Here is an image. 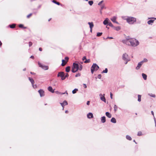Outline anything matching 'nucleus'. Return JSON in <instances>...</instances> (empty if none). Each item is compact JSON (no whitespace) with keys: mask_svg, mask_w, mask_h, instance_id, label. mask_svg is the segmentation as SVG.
I'll return each instance as SVG.
<instances>
[{"mask_svg":"<svg viewBox=\"0 0 156 156\" xmlns=\"http://www.w3.org/2000/svg\"><path fill=\"white\" fill-rule=\"evenodd\" d=\"M122 41L126 45H131L133 47H136L139 44L138 41L135 38H126V39L122 40Z\"/></svg>","mask_w":156,"mask_h":156,"instance_id":"nucleus-1","label":"nucleus"},{"mask_svg":"<svg viewBox=\"0 0 156 156\" xmlns=\"http://www.w3.org/2000/svg\"><path fill=\"white\" fill-rule=\"evenodd\" d=\"M127 22L129 24H133L136 21V18L133 17H128L126 19Z\"/></svg>","mask_w":156,"mask_h":156,"instance_id":"nucleus-2","label":"nucleus"},{"mask_svg":"<svg viewBox=\"0 0 156 156\" xmlns=\"http://www.w3.org/2000/svg\"><path fill=\"white\" fill-rule=\"evenodd\" d=\"M79 68V66L78 64L74 63L73 64L72 67V71L73 73H75L77 72Z\"/></svg>","mask_w":156,"mask_h":156,"instance_id":"nucleus-3","label":"nucleus"},{"mask_svg":"<svg viewBox=\"0 0 156 156\" xmlns=\"http://www.w3.org/2000/svg\"><path fill=\"white\" fill-rule=\"evenodd\" d=\"M122 59L126 61L125 64H126L129 61V59L128 58V55L126 53L124 54L122 56Z\"/></svg>","mask_w":156,"mask_h":156,"instance_id":"nucleus-4","label":"nucleus"},{"mask_svg":"<svg viewBox=\"0 0 156 156\" xmlns=\"http://www.w3.org/2000/svg\"><path fill=\"white\" fill-rule=\"evenodd\" d=\"M38 64L40 67H41L44 70H47L48 69V66L43 65L41 64L39 62H38Z\"/></svg>","mask_w":156,"mask_h":156,"instance_id":"nucleus-5","label":"nucleus"},{"mask_svg":"<svg viewBox=\"0 0 156 156\" xmlns=\"http://www.w3.org/2000/svg\"><path fill=\"white\" fill-rule=\"evenodd\" d=\"M38 92L41 97H43L44 95V91L43 90L40 89L38 91Z\"/></svg>","mask_w":156,"mask_h":156,"instance_id":"nucleus-6","label":"nucleus"},{"mask_svg":"<svg viewBox=\"0 0 156 156\" xmlns=\"http://www.w3.org/2000/svg\"><path fill=\"white\" fill-rule=\"evenodd\" d=\"M65 75V73L63 72H60L58 73L57 75L58 77H60L62 78Z\"/></svg>","mask_w":156,"mask_h":156,"instance_id":"nucleus-7","label":"nucleus"},{"mask_svg":"<svg viewBox=\"0 0 156 156\" xmlns=\"http://www.w3.org/2000/svg\"><path fill=\"white\" fill-rule=\"evenodd\" d=\"M92 66H93L94 68L93 69L95 70V71H97L99 69V67L98 66L96 63H94Z\"/></svg>","mask_w":156,"mask_h":156,"instance_id":"nucleus-8","label":"nucleus"},{"mask_svg":"<svg viewBox=\"0 0 156 156\" xmlns=\"http://www.w3.org/2000/svg\"><path fill=\"white\" fill-rule=\"evenodd\" d=\"M143 63L141 61L138 63L137 66L136 67V69L137 70L139 69L141 67Z\"/></svg>","mask_w":156,"mask_h":156,"instance_id":"nucleus-9","label":"nucleus"},{"mask_svg":"<svg viewBox=\"0 0 156 156\" xmlns=\"http://www.w3.org/2000/svg\"><path fill=\"white\" fill-rule=\"evenodd\" d=\"M87 117L89 119L93 118V114L91 112L88 113L87 115Z\"/></svg>","mask_w":156,"mask_h":156,"instance_id":"nucleus-10","label":"nucleus"},{"mask_svg":"<svg viewBox=\"0 0 156 156\" xmlns=\"http://www.w3.org/2000/svg\"><path fill=\"white\" fill-rule=\"evenodd\" d=\"M109 19L108 18H106L103 21V23L105 25H107L108 24L109 22L108 21Z\"/></svg>","mask_w":156,"mask_h":156,"instance_id":"nucleus-11","label":"nucleus"},{"mask_svg":"<svg viewBox=\"0 0 156 156\" xmlns=\"http://www.w3.org/2000/svg\"><path fill=\"white\" fill-rule=\"evenodd\" d=\"M48 90L50 92L53 93L54 92V90H53L52 87L49 86L48 88Z\"/></svg>","mask_w":156,"mask_h":156,"instance_id":"nucleus-12","label":"nucleus"},{"mask_svg":"<svg viewBox=\"0 0 156 156\" xmlns=\"http://www.w3.org/2000/svg\"><path fill=\"white\" fill-rule=\"evenodd\" d=\"M101 121L102 123H104L106 122L105 117L103 116L101 118Z\"/></svg>","mask_w":156,"mask_h":156,"instance_id":"nucleus-13","label":"nucleus"},{"mask_svg":"<svg viewBox=\"0 0 156 156\" xmlns=\"http://www.w3.org/2000/svg\"><path fill=\"white\" fill-rule=\"evenodd\" d=\"M105 115L109 118H111L112 117V115L108 112H106Z\"/></svg>","mask_w":156,"mask_h":156,"instance_id":"nucleus-14","label":"nucleus"},{"mask_svg":"<svg viewBox=\"0 0 156 156\" xmlns=\"http://www.w3.org/2000/svg\"><path fill=\"white\" fill-rule=\"evenodd\" d=\"M88 24L89 25L90 29H92L93 27H94V24L92 22H88Z\"/></svg>","mask_w":156,"mask_h":156,"instance_id":"nucleus-15","label":"nucleus"},{"mask_svg":"<svg viewBox=\"0 0 156 156\" xmlns=\"http://www.w3.org/2000/svg\"><path fill=\"white\" fill-rule=\"evenodd\" d=\"M62 63L61 64V65L62 66H64L66 64V63H67V62H66V61L64 59H62Z\"/></svg>","mask_w":156,"mask_h":156,"instance_id":"nucleus-16","label":"nucleus"},{"mask_svg":"<svg viewBox=\"0 0 156 156\" xmlns=\"http://www.w3.org/2000/svg\"><path fill=\"white\" fill-rule=\"evenodd\" d=\"M111 122L113 123H116V122L115 119L114 117H112L111 119Z\"/></svg>","mask_w":156,"mask_h":156,"instance_id":"nucleus-17","label":"nucleus"},{"mask_svg":"<svg viewBox=\"0 0 156 156\" xmlns=\"http://www.w3.org/2000/svg\"><path fill=\"white\" fill-rule=\"evenodd\" d=\"M116 17L115 16H113L111 19V20L113 22L115 23L116 21Z\"/></svg>","mask_w":156,"mask_h":156,"instance_id":"nucleus-18","label":"nucleus"},{"mask_svg":"<svg viewBox=\"0 0 156 156\" xmlns=\"http://www.w3.org/2000/svg\"><path fill=\"white\" fill-rule=\"evenodd\" d=\"M142 76L143 78H144V80H146L147 78V75L146 74L144 73H142Z\"/></svg>","mask_w":156,"mask_h":156,"instance_id":"nucleus-19","label":"nucleus"},{"mask_svg":"<svg viewBox=\"0 0 156 156\" xmlns=\"http://www.w3.org/2000/svg\"><path fill=\"white\" fill-rule=\"evenodd\" d=\"M70 67L68 66L66 68V71L67 72H69L70 70Z\"/></svg>","mask_w":156,"mask_h":156,"instance_id":"nucleus-20","label":"nucleus"},{"mask_svg":"<svg viewBox=\"0 0 156 156\" xmlns=\"http://www.w3.org/2000/svg\"><path fill=\"white\" fill-rule=\"evenodd\" d=\"M29 80L31 82V83L32 84H34V80H33V79L31 78L30 77H29Z\"/></svg>","mask_w":156,"mask_h":156,"instance_id":"nucleus-21","label":"nucleus"},{"mask_svg":"<svg viewBox=\"0 0 156 156\" xmlns=\"http://www.w3.org/2000/svg\"><path fill=\"white\" fill-rule=\"evenodd\" d=\"M113 28L115 30L117 31L121 29L120 27H115L114 26V27Z\"/></svg>","mask_w":156,"mask_h":156,"instance_id":"nucleus-22","label":"nucleus"},{"mask_svg":"<svg viewBox=\"0 0 156 156\" xmlns=\"http://www.w3.org/2000/svg\"><path fill=\"white\" fill-rule=\"evenodd\" d=\"M9 27L11 28H14L15 27L16 25L14 24H12L9 25Z\"/></svg>","mask_w":156,"mask_h":156,"instance_id":"nucleus-23","label":"nucleus"},{"mask_svg":"<svg viewBox=\"0 0 156 156\" xmlns=\"http://www.w3.org/2000/svg\"><path fill=\"white\" fill-rule=\"evenodd\" d=\"M52 2L53 3H55V4L58 5H61L59 2H56V1H55V0H52Z\"/></svg>","mask_w":156,"mask_h":156,"instance_id":"nucleus-24","label":"nucleus"},{"mask_svg":"<svg viewBox=\"0 0 156 156\" xmlns=\"http://www.w3.org/2000/svg\"><path fill=\"white\" fill-rule=\"evenodd\" d=\"M19 27L20 28H23V29H26V28H27V27H24L23 26V25L22 24H19Z\"/></svg>","mask_w":156,"mask_h":156,"instance_id":"nucleus-25","label":"nucleus"},{"mask_svg":"<svg viewBox=\"0 0 156 156\" xmlns=\"http://www.w3.org/2000/svg\"><path fill=\"white\" fill-rule=\"evenodd\" d=\"M154 20H150L148 21L147 23L148 24H151L154 22Z\"/></svg>","mask_w":156,"mask_h":156,"instance_id":"nucleus-26","label":"nucleus"},{"mask_svg":"<svg viewBox=\"0 0 156 156\" xmlns=\"http://www.w3.org/2000/svg\"><path fill=\"white\" fill-rule=\"evenodd\" d=\"M78 91V89L77 88H75L72 91V93L73 94H75Z\"/></svg>","mask_w":156,"mask_h":156,"instance_id":"nucleus-27","label":"nucleus"},{"mask_svg":"<svg viewBox=\"0 0 156 156\" xmlns=\"http://www.w3.org/2000/svg\"><path fill=\"white\" fill-rule=\"evenodd\" d=\"M141 95L139 94H138V101L139 102H140L141 101Z\"/></svg>","mask_w":156,"mask_h":156,"instance_id":"nucleus-28","label":"nucleus"},{"mask_svg":"<svg viewBox=\"0 0 156 156\" xmlns=\"http://www.w3.org/2000/svg\"><path fill=\"white\" fill-rule=\"evenodd\" d=\"M126 138L127 140H132V138L129 135H126Z\"/></svg>","mask_w":156,"mask_h":156,"instance_id":"nucleus-29","label":"nucleus"},{"mask_svg":"<svg viewBox=\"0 0 156 156\" xmlns=\"http://www.w3.org/2000/svg\"><path fill=\"white\" fill-rule=\"evenodd\" d=\"M101 100L105 102H106V99L104 96L102 97H101Z\"/></svg>","mask_w":156,"mask_h":156,"instance_id":"nucleus-30","label":"nucleus"},{"mask_svg":"<svg viewBox=\"0 0 156 156\" xmlns=\"http://www.w3.org/2000/svg\"><path fill=\"white\" fill-rule=\"evenodd\" d=\"M108 72V69L107 68H105V70H104L102 71V72L101 73H107Z\"/></svg>","mask_w":156,"mask_h":156,"instance_id":"nucleus-31","label":"nucleus"},{"mask_svg":"<svg viewBox=\"0 0 156 156\" xmlns=\"http://www.w3.org/2000/svg\"><path fill=\"white\" fill-rule=\"evenodd\" d=\"M93 66H92L91 67V73L92 74H93L94 73V71L95 70L94 69H93V68H94Z\"/></svg>","mask_w":156,"mask_h":156,"instance_id":"nucleus-32","label":"nucleus"},{"mask_svg":"<svg viewBox=\"0 0 156 156\" xmlns=\"http://www.w3.org/2000/svg\"><path fill=\"white\" fill-rule=\"evenodd\" d=\"M108 24L109 26L111 27L112 28H113L114 27V26L111 22H109Z\"/></svg>","mask_w":156,"mask_h":156,"instance_id":"nucleus-33","label":"nucleus"},{"mask_svg":"<svg viewBox=\"0 0 156 156\" xmlns=\"http://www.w3.org/2000/svg\"><path fill=\"white\" fill-rule=\"evenodd\" d=\"M90 62V59H86L85 61H84V63H89Z\"/></svg>","mask_w":156,"mask_h":156,"instance_id":"nucleus-34","label":"nucleus"},{"mask_svg":"<svg viewBox=\"0 0 156 156\" xmlns=\"http://www.w3.org/2000/svg\"><path fill=\"white\" fill-rule=\"evenodd\" d=\"M102 34V32H98L97 33V37H100L101 36Z\"/></svg>","mask_w":156,"mask_h":156,"instance_id":"nucleus-35","label":"nucleus"},{"mask_svg":"<svg viewBox=\"0 0 156 156\" xmlns=\"http://www.w3.org/2000/svg\"><path fill=\"white\" fill-rule=\"evenodd\" d=\"M88 3L90 5H92L93 4V1H90L88 2Z\"/></svg>","mask_w":156,"mask_h":156,"instance_id":"nucleus-36","label":"nucleus"},{"mask_svg":"<svg viewBox=\"0 0 156 156\" xmlns=\"http://www.w3.org/2000/svg\"><path fill=\"white\" fill-rule=\"evenodd\" d=\"M63 103H64V105H68V102H67L66 101V100H65L64 101H63Z\"/></svg>","mask_w":156,"mask_h":156,"instance_id":"nucleus-37","label":"nucleus"},{"mask_svg":"<svg viewBox=\"0 0 156 156\" xmlns=\"http://www.w3.org/2000/svg\"><path fill=\"white\" fill-rule=\"evenodd\" d=\"M142 135V132L140 131H139L137 133V135L138 136H140Z\"/></svg>","mask_w":156,"mask_h":156,"instance_id":"nucleus-38","label":"nucleus"},{"mask_svg":"<svg viewBox=\"0 0 156 156\" xmlns=\"http://www.w3.org/2000/svg\"><path fill=\"white\" fill-rule=\"evenodd\" d=\"M147 60L146 58H144L143 60L141 62L143 63L144 62H147Z\"/></svg>","mask_w":156,"mask_h":156,"instance_id":"nucleus-39","label":"nucleus"},{"mask_svg":"<svg viewBox=\"0 0 156 156\" xmlns=\"http://www.w3.org/2000/svg\"><path fill=\"white\" fill-rule=\"evenodd\" d=\"M114 110L115 111H117V107L116 105H114Z\"/></svg>","mask_w":156,"mask_h":156,"instance_id":"nucleus-40","label":"nucleus"},{"mask_svg":"<svg viewBox=\"0 0 156 156\" xmlns=\"http://www.w3.org/2000/svg\"><path fill=\"white\" fill-rule=\"evenodd\" d=\"M82 68L83 66L82 65H81L80 67H79V69L80 70H81L82 69Z\"/></svg>","mask_w":156,"mask_h":156,"instance_id":"nucleus-41","label":"nucleus"},{"mask_svg":"<svg viewBox=\"0 0 156 156\" xmlns=\"http://www.w3.org/2000/svg\"><path fill=\"white\" fill-rule=\"evenodd\" d=\"M150 95L152 97L155 98V95L154 94H150Z\"/></svg>","mask_w":156,"mask_h":156,"instance_id":"nucleus-42","label":"nucleus"},{"mask_svg":"<svg viewBox=\"0 0 156 156\" xmlns=\"http://www.w3.org/2000/svg\"><path fill=\"white\" fill-rule=\"evenodd\" d=\"M60 104L61 105V106H62V107H63V110L64 109V107L65 106L64 104V103H60Z\"/></svg>","mask_w":156,"mask_h":156,"instance_id":"nucleus-43","label":"nucleus"},{"mask_svg":"<svg viewBox=\"0 0 156 156\" xmlns=\"http://www.w3.org/2000/svg\"><path fill=\"white\" fill-rule=\"evenodd\" d=\"M65 60H66V62H67L68 61L69 58L68 57H65Z\"/></svg>","mask_w":156,"mask_h":156,"instance_id":"nucleus-44","label":"nucleus"},{"mask_svg":"<svg viewBox=\"0 0 156 156\" xmlns=\"http://www.w3.org/2000/svg\"><path fill=\"white\" fill-rule=\"evenodd\" d=\"M80 76V74L79 73H78L77 74H76L75 75V76L76 77H78V76Z\"/></svg>","mask_w":156,"mask_h":156,"instance_id":"nucleus-45","label":"nucleus"},{"mask_svg":"<svg viewBox=\"0 0 156 156\" xmlns=\"http://www.w3.org/2000/svg\"><path fill=\"white\" fill-rule=\"evenodd\" d=\"M101 74L98 75L97 77L98 79H101Z\"/></svg>","mask_w":156,"mask_h":156,"instance_id":"nucleus-46","label":"nucleus"},{"mask_svg":"<svg viewBox=\"0 0 156 156\" xmlns=\"http://www.w3.org/2000/svg\"><path fill=\"white\" fill-rule=\"evenodd\" d=\"M32 15V13H30L27 16V18H29L30 16H31Z\"/></svg>","mask_w":156,"mask_h":156,"instance_id":"nucleus-47","label":"nucleus"},{"mask_svg":"<svg viewBox=\"0 0 156 156\" xmlns=\"http://www.w3.org/2000/svg\"><path fill=\"white\" fill-rule=\"evenodd\" d=\"M105 7V6L104 5H101V10H102Z\"/></svg>","mask_w":156,"mask_h":156,"instance_id":"nucleus-48","label":"nucleus"},{"mask_svg":"<svg viewBox=\"0 0 156 156\" xmlns=\"http://www.w3.org/2000/svg\"><path fill=\"white\" fill-rule=\"evenodd\" d=\"M29 43V46L30 47L32 45V42L30 41Z\"/></svg>","mask_w":156,"mask_h":156,"instance_id":"nucleus-49","label":"nucleus"},{"mask_svg":"<svg viewBox=\"0 0 156 156\" xmlns=\"http://www.w3.org/2000/svg\"><path fill=\"white\" fill-rule=\"evenodd\" d=\"M66 77H65V76L64 75V76H63V77H62L61 78V79L62 80H64L66 79Z\"/></svg>","mask_w":156,"mask_h":156,"instance_id":"nucleus-50","label":"nucleus"},{"mask_svg":"<svg viewBox=\"0 0 156 156\" xmlns=\"http://www.w3.org/2000/svg\"><path fill=\"white\" fill-rule=\"evenodd\" d=\"M86 57L85 56H83L82 58V60L83 61H84L85 60H86Z\"/></svg>","mask_w":156,"mask_h":156,"instance_id":"nucleus-51","label":"nucleus"},{"mask_svg":"<svg viewBox=\"0 0 156 156\" xmlns=\"http://www.w3.org/2000/svg\"><path fill=\"white\" fill-rule=\"evenodd\" d=\"M103 2V1H101L100 2L98 3V5H100L102 3V2Z\"/></svg>","mask_w":156,"mask_h":156,"instance_id":"nucleus-52","label":"nucleus"},{"mask_svg":"<svg viewBox=\"0 0 156 156\" xmlns=\"http://www.w3.org/2000/svg\"><path fill=\"white\" fill-rule=\"evenodd\" d=\"M32 86L34 88H37V85H34V84H32Z\"/></svg>","mask_w":156,"mask_h":156,"instance_id":"nucleus-53","label":"nucleus"},{"mask_svg":"<svg viewBox=\"0 0 156 156\" xmlns=\"http://www.w3.org/2000/svg\"><path fill=\"white\" fill-rule=\"evenodd\" d=\"M65 77H68L69 76V75L68 74V73H66L65 74Z\"/></svg>","mask_w":156,"mask_h":156,"instance_id":"nucleus-54","label":"nucleus"},{"mask_svg":"<svg viewBox=\"0 0 156 156\" xmlns=\"http://www.w3.org/2000/svg\"><path fill=\"white\" fill-rule=\"evenodd\" d=\"M110 98H111L112 99V95H113V94H112V93L111 92L110 93Z\"/></svg>","mask_w":156,"mask_h":156,"instance_id":"nucleus-55","label":"nucleus"},{"mask_svg":"<svg viewBox=\"0 0 156 156\" xmlns=\"http://www.w3.org/2000/svg\"><path fill=\"white\" fill-rule=\"evenodd\" d=\"M107 39H113V37H108L107 38Z\"/></svg>","mask_w":156,"mask_h":156,"instance_id":"nucleus-56","label":"nucleus"},{"mask_svg":"<svg viewBox=\"0 0 156 156\" xmlns=\"http://www.w3.org/2000/svg\"><path fill=\"white\" fill-rule=\"evenodd\" d=\"M83 86H84V87L85 88H86L87 87V86L86 85V84H83Z\"/></svg>","mask_w":156,"mask_h":156,"instance_id":"nucleus-57","label":"nucleus"},{"mask_svg":"<svg viewBox=\"0 0 156 156\" xmlns=\"http://www.w3.org/2000/svg\"><path fill=\"white\" fill-rule=\"evenodd\" d=\"M90 101H88L87 102V105H89V104H90Z\"/></svg>","mask_w":156,"mask_h":156,"instance_id":"nucleus-58","label":"nucleus"},{"mask_svg":"<svg viewBox=\"0 0 156 156\" xmlns=\"http://www.w3.org/2000/svg\"><path fill=\"white\" fill-rule=\"evenodd\" d=\"M30 58L34 59V57L32 55L30 57Z\"/></svg>","mask_w":156,"mask_h":156,"instance_id":"nucleus-59","label":"nucleus"},{"mask_svg":"<svg viewBox=\"0 0 156 156\" xmlns=\"http://www.w3.org/2000/svg\"><path fill=\"white\" fill-rule=\"evenodd\" d=\"M30 73L32 75H34L35 74V73L32 72H30Z\"/></svg>","mask_w":156,"mask_h":156,"instance_id":"nucleus-60","label":"nucleus"},{"mask_svg":"<svg viewBox=\"0 0 156 156\" xmlns=\"http://www.w3.org/2000/svg\"><path fill=\"white\" fill-rule=\"evenodd\" d=\"M151 114H152V115H153V116H154V112L153 111H151Z\"/></svg>","mask_w":156,"mask_h":156,"instance_id":"nucleus-61","label":"nucleus"},{"mask_svg":"<svg viewBox=\"0 0 156 156\" xmlns=\"http://www.w3.org/2000/svg\"><path fill=\"white\" fill-rule=\"evenodd\" d=\"M39 50L40 51H42V48H40L39 49Z\"/></svg>","mask_w":156,"mask_h":156,"instance_id":"nucleus-62","label":"nucleus"},{"mask_svg":"<svg viewBox=\"0 0 156 156\" xmlns=\"http://www.w3.org/2000/svg\"><path fill=\"white\" fill-rule=\"evenodd\" d=\"M41 7V5H39L38 7V9H40Z\"/></svg>","mask_w":156,"mask_h":156,"instance_id":"nucleus-63","label":"nucleus"},{"mask_svg":"<svg viewBox=\"0 0 156 156\" xmlns=\"http://www.w3.org/2000/svg\"><path fill=\"white\" fill-rule=\"evenodd\" d=\"M64 93H65V94H66L67 95L68 94V92H67V91H66Z\"/></svg>","mask_w":156,"mask_h":156,"instance_id":"nucleus-64","label":"nucleus"}]
</instances>
